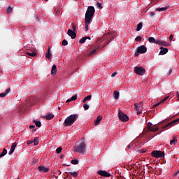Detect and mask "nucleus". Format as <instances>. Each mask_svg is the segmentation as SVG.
<instances>
[{"mask_svg": "<svg viewBox=\"0 0 179 179\" xmlns=\"http://www.w3.org/2000/svg\"><path fill=\"white\" fill-rule=\"evenodd\" d=\"M148 51V48H146V46L141 45L137 48L136 52H135L136 57H139V54H145Z\"/></svg>", "mask_w": 179, "mask_h": 179, "instance_id": "nucleus-4", "label": "nucleus"}, {"mask_svg": "<svg viewBox=\"0 0 179 179\" xmlns=\"http://www.w3.org/2000/svg\"><path fill=\"white\" fill-rule=\"evenodd\" d=\"M10 92V88H8L6 90L5 93L0 94V97H6L8 94H9V92Z\"/></svg>", "mask_w": 179, "mask_h": 179, "instance_id": "nucleus-16", "label": "nucleus"}, {"mask_svg": "<svg viewBox=\"0 0 179 179\" xmlns=\"http://www.w3.org/2000/svg\"><path fill=\"white\" fill-rule=\"evenodd\" d=\"M118 117H119V120H120V121H122L123 122H127V121L129 120V117H128V115L122 113L121 110H119L118 112Z\"/></svg>", "mask_w": 179, "mask_h": 179, "instance_id": "nucleus-6", "label": "nucleus"}, {"mask_svg": "<svg viewBox=\"0 0 179 179\" xmlns=\"http://www.w3.org/2000/svg\"><path fill=\"white\" fill-rule=\"evenodd\" d=\"M179 121V120H173L172 122H169V124H167L166 125H165L163 127V129L164 131H166V129H169V128H171V127H173V125H176V124H177V122Z\"/></svg>", "mask_w": 179, "mask_h": 179, "instance_id": "nucleus-9", "label": "nucleus"}, {"mask_svg": "<svg viewBox=\"0 0 179 179\" xmlns=\"http://www.w3.org/2000/svg\"><path fill=\"white\" fill-rule=\"evenodd\" d=\"M169 40H170V41H172V40H173V34L170 35Z\"/></svg>", "mask_w": 179, "mask_h": 179, "instance_id": "nucleus-49", "label": "nucleus"}, {"mask_svg": "<svg viewBox=\"0 0 179 179\" xmlns=\"http://www.w3.org/2000/svg\"><path fill=\"white\" fill-rule=\"evenodd\" d=\"M176 96H177L178 100H179V92H176Z\"/></svg>", "mask_w": 179, "mask_h": 179, "instance_id": "nucleus-52", "label": "nucleus"}, {"mask_svg": "<svg viewBox=\"0 0 179 179\" xmlns=\"http://www.w3.org/2000/svg\"><path fill=\"white\" fill-rule=\"evenodd\" d=\"M148 129L151 132H156L157 131H159V127H155V126H152L151 127H149Z\"/></svg>", "mask_w": 179, "mask_h": 179, "instance_id": "nucleus-22", "label": "nucleus"}, {"mask_svg": "<svg viewBox=\"0 0 179 179\" xmlns=\"http://www.w3.org/2000/svg\"><path fill=\"white\" fill-rule=\"evenodd\" d=\"M79 118V115L73 114L67 117L64 120V127H71L75 122Z\"/></svg>", "mask_w": 179, "mask_h": 179, "instance_id": "nucleus-2", "label": "nucleus"}, {"mask_svg": "<svg viewBox=\"0 0 179 179\" xmlns=\"http://www.w3.org/2000/svg\"><path fill=\"white\" fill-rule=\"evenodd\" d=\"M85 41H86V38H85V37H83V38H82L79 41V43H80V44H83V43H85Z\"/></svg>", "mask_w": 179, "mask_h": 179, "instance_id": "nucleus-35", "label": "nucleus"}, {"mask_svg": "<svg viewBox=\"0 0 179 179\" xmlns=\"http://www.w3.org/2000/svg\"><path fill=\"white\" fill-rule=\"evenodd\" d=\"M62 45H66L67 44H68V41H66V40H64L63 41H62Z\"/></svg>", "mask_w": 179, "mask_h": 179, "instance_id": "nucleus-43", "label": "nucleus"}, {"mask_svg": "<svg viewBox=\"0 0 179 179\" xmlns=\"http://www.w3.org/2000/svg\"><path fill=\"white\" fill-rule=\"evenodd\" d=\"M7 153H8V150H6V148H3L2 153L0 154V159L1 157H3V156H6Z\"/></svg>", "mask_w": 179, "mask_h": 179, "instance_id": "nucleus-24", "label": "nucleus"}, {"mask_svg": "<svg viewBox=\"0 0 179 179\" xmlns=\"http://www.w3.org/2000/svg\"><path fill=\"white\" fill-rule=\"evenodd\" d=\"M34 122L35 123V125L36 127H38V128H40L41 127V122L37 121V120H34Z\"/></svg>", "mask_w": 179, "mask_h": 179, "instance_id": "nucleus-28", "label": "nucleus"}, {"mask_svg": "<svg viewBox=\"0 0 179 179\" xmlns=\"http://www.w3.org/2000/svg\"><path fill=\"white\" fill-rule=\"evenodd\" d=\"M30 129H33L34 128H36V126L34 125H30L29 126Z\"/></svg>", "mask_w": 179, "mask_h": 179, "instance_id": "nucleus-51", "label": "nucleus"}, {"mask_svg": "<svg viewBox=\"0 0 179 179\" xmlns=\"http://www.w3.org/2000/svg\"><path fill=\"white\" fill-rule=\"evenodd\" d=\"M145 152H146V151H145V150H141V153H145Z\"/></svg>", "mask_w": 179, "mask_h": 179, "instance_id": "nucleus-56", "label": "nucleus"}, {"mask_svg": "<svg viewBox=\"0 0 179 179\" xmlns=\"http://www.w3.org/2000/svg\"><path fill=\"white\" fill-rule=\"evenodd\" d=\"M113 98L115 100H118V99H120V92H118L117 91H114Z\"/></svg>", "mask_w": 179, "mask_h": 179, "instance_id": "nucleus-18", "label": "nucleus"}, {"mask_svg": "<svg viewBox=\"0 0 179 179\" xmlns=\"http://www.w3.org/2000/svg\"><path fill=\"white\" fill-rule=\"evenodd\" d=\"M27 54L30 57H36V55H37L36 52H31V53L27 52Z\"/></svg>", "mask_w": 179, "mask_h": 179, "instance_id": "nucleus-37", "label": "nucleus"}, {"mask_svg": "<svg viewBox=\"0 0 179 179\" xmlns=\"http://www.w3.org/2000/svg\"><path fill=\"white\" fill-rule=\"evenodd\" d=\"M136 41H142V37L141 36H137L136 38H135Z\"/></svg>", "mask_w": 179, "mask_h": 179, "instance_id": "nucleus-39", "label": "nucleus"}, {"mask_svg": "<svg viewBox=\"0 0 179 179\" xmlns=\"http://www.w3.org/2000/svg\"><path fill=\"white\" fill-rule=\"evenodd\" d=\"M56 152H57V155H59V153H61L62 152V148L59 147L58 148H57Z\"/></svg>", "mask_w": 179, "mask_h": 179, "instance_id": "nucleus-34", "label": "nucleus"}, {"mask_svg": "<svg viewBox=\"0 0 179 179\" xmlns=\"http://www.w3.org/2000/svg\"><path fill=\"white\" fill-rule=\"evenodd\" d=\"M94 6H89L87 9L85 13V31H89V24L92 23V20H93V16H94Z\"/></svg>", "mask_w": 179, "mask_h": 179, "instance_id": "nucleus-1", "label": "nucleus"}, {"mask_svg": "<svg viewBox=\"0 0 179 179\" xmlns=\"http://www.w3.org/2000/svg\"><path fill=\"white\" fill-rule=\"evenodd\" d=\"M38 171H40L41 173H48V171H50V169L44 166H39L38 167Z\"/></svg>", "mask_w": 179, "mask_h": 179, "instance_id": "nucleus-12", "label": "nucleus"}, {"mask_svg": "<svg viewBox=\"0 0 179 179\" xmlns=\"http://www.w3.org/2000/svg\"><path fill=\"white\" fill-rule=\"evenodd\" d=\"M155 44H158V45H162V41L160 40L155 41Z\"/></svg>", "mask_w": 179, "mask_h": 179, "instance_id": "nucleus-41", "label": "nucleus"}, {"mask_svg": "<svg viewBox=\"0 0 179 179\" xmlns=\"http://www.w3.org/2000/svg\"><path fill=\"white\" fill-rule=\"evenodd\" d=\"M91 99H92V95H88L85 98H84L83 101V103H86V101H87V100L90 101Z\"/></svg>", "mask_w": 179, "mask_h": 179, "instance_id": "nucleus-26", "label": "nucleus"}, {"mask_svg": "<svg viewBox=\"0 0 179 179\" xmlns=\"http://www.w3.org/2000/svg\"><path fill=\"white\" fill-rule=\"evenodd\" d=\"M85 151H86V144L85 143L84 141H83L80 145H76L74 147L75 153L85 154Z\"/></svg>", "mask_w": 179, "mask_h": 179, "instance_id": "nucleus-3", "label": "nucleus"}, {"mask_svg": "<svg viewBox=\"0 0 179 179\" xmlns=\"http://www.w3.org/2000/svg\"><path fill=\"white\" fill-rule=\"evenodd\" d=\"M59 110H61V107H59Z\"/></svg>", "mask_w": 179, "mask_h": 179, "instance_id": "nucleus-59", "label": "nucleus"}, {"mask_svg": "<svg viewBox=\"0 0 179 179\" xmlns=\"http://www.w3.org/2000/svg\"><path fill=\"white\" fill-rule=\"evenodd\" d=\"M127 148L128 149H129V148H131V145H127Z\"/></svg>", "mask_w": 179, "mask_h": 179, "instance_id": "nucleus-57", "label": "nucleus"}, {"mask_svg": "<svg viewBox=\"0 0 179 179\" xmlns=\"http://www.w3.org/2000/svg\"><path fill=\"white\" fill-rule=\"evenodd\" d=\"M71 163H72L73 164H79V161H78V159H73V160L71 161Z\"/></svg>", "mask_w": 179, "mask_h": 179, "instance_id": "nucleus-38", "label": "nucleus"}, {"mask_svg": "<svg viewBox=\"0 0 179 179\" xmlns=\"http://www.w3.org/2000/svg\"><path fill=\"white\" fill-rule=\"evenodd\" d=\"M134 72L137 74V75H141V76H143V75H145V72H146V71L145 70V69H143V67H138V66H136L134 68Z\"/></svg>", "mask_w": 179, "mask_h": 179, "instance_id": "nucleus-7", "label": "nucleus"}, {"mask_svg": "<svg viewBox=\"0 0 179 179\" xmlns=\"http://www.w3.org/2000/svg\"><path fill=\"white\" fill-rule=\"evenodd\" d=\"M171 72H173V70H171V69H170L169 71V75H171Z\"/></svg>", "mask_w": 179, "mask_h": 179, "instance_id": "nucleus-54", "label": "nucleus"}, {"mask_svg": "<svg viewBox=\"0 0 179 179\" xmlns=\"http://www.w3.org/2000/svg\"><path fill=\"white\" fill-rule=\"evenodd\" d=\"M12 10H13L12 7H8V8H7V12H8V13H12Z\"/></svg>", "mask_w": 179, "mask_h": 179, "instance_id": "nucleus-40", "label": "nucleus"}, {"mask_svg": "<svg viewBox=\"0 0 179 179\" xmlns=\"http://www.w3.org/2000/svg\"><path fill=\"white\" fill-rule=\"evenodd\" d=\"M86 40H91V38L90 36H85Z\"/></svg>", "mask_w": 179, "mask_h": 179, "instance_id": "nucleus-55", "label": "nucleus"}, {"mask_svg": "<svg viewBox=\"0 0 179 179\" xmlns=\"http://www.w3.org/2000/svg\"><path fill=\"white\" fill-rule=\"evenodd\" d=\"M78 99V95H74L71 98H69L66 100V103H69L71 101H74V100H76Z\"/></svg>", "mask_w": 179, "mask_h": 179, "instance_id": "nucleus-20", "label": "nucleus"}, {"mask_svg": "<svg viewBox=\"0 0 179 179\" xmlns=\"http://www.w3.org/2000/svg\"><path fill=\"white\" fill-rule=\"evenodd\" d=\"M16 146H17V143H13L11 145L10 150L15 151V149H16Z\"/></svg>", "mask_w": 179, "mask_h": 179, "instance_id": "nucleus-31", "label": "nucleus"}, {"mask_svg": "<svg viewBox=\"0 0 179 179\" xmlns=\"http://www.w3.org/2000/svg\"><path fill=\"white\" fill-rule=\"evenodd\" d=\"M97 8H103V6H101V3H97Z\"/></svg>", "mask_w": 179, "mask_h": 179, "instance_id": "nucleus-46", "label": "nucleus"}, {"mask_svg": "<svg viewBox=\"0 0 179 179\" xmlns=\"http://www.w3.org/2000/svg\"><path fill=\"white\" fill-rule=\"evenodd\" d=\"M98 174L102 177H111V173L106 171H99Z\"/></svg>", "mask_w": 179, "mask_h": 179, "instance_id": "nucleus-10", "label": "nucleus"}, {"mask_svg": "<svg viewBox=\"0 0 179 179\" xmlns=\"http://www.w3.org/2000/svg\"><path fill=\"white\" fill-rule=\"evenodd\" d=\"M83 108L85 110H89V105L85 103L84 106H83Z\"/></svg>", "mask_w": 179, "mask_h": 179, "instance_id": "nucleus-42", "label": "nucleus"}, {"mask_svg": "<svg viewBox=\"0 0 179 179\" xmlns=\"http://www.w3.org/2000/svg\"><path fill=\"white\" fill-rule=\"evenodd\" d=\"M148 129H149V128H151L152 127V122H149L148 124Z\"/></svg>", "mask_w": 179, "mask_h": 179, "instance_id": "nucleus-48", "label": "nucleus"}, {"mask_svg": "<svg viewBox=\"0 0 179 179\" xmlns=\"http://www.w3.org/2000/svg\"><path fill=\"white\" fill-rule=\"evenodd\" d=\"M143 26V24L142 22H140L138 25H137V28H136V31H140V30L142 29V27Z\"/></svg>", "mask_w": 179, "mask_h": 179, "instance_id": "nucleus-25", "label": "nucleus"}, {"mask_svg": "<svg viewBox=\"0 0 179 179\" xmlns=\"http://www.w3.org/2000/svg\"><path fill=\"white\" fill-rule=\"evenodd\" d=\"M161 45H162L164 47H168V45H170V44H169V43H167L166 41H162Z\"/></svg>", "mask_w": 179, "mask_h": 179, "instance_id": "nucleus-30", "label": "nucleus"}, {"mask_svg": "<svg viewBox=\"0 0 179 179\" xmlns=\"http://www.w3.org/2000/svg\"><path fill=\"white\" fill-rule=\"evenodd\" d=\"M32 142L34 143V145H37L38 143V138L36 137L34 138V141Z\"/></svg>", "mask_w": 179, "mask_h": 179, "instance_id": "nucleus-36", "label": "nucleus"}, {"mask_svg": "<svg viewBox=\"0 0 179 179\" xmlns=\"http://www.w3.org/2000/svg\"><path fill=\"white\" fill-rule=\"evenodd\" d=\"M31 143H33V141H27V145H31Z\"/></svg>", "mask_w": 179, "mask_h": 179, "instance_id": "nucleus-47", "label": "nucleus"}, {"mask_svg": "<svg viewBox=\"0 0 179 179\" xmlns=\"http://www.w3.org/2000/svg\"><path fill=\"white\" fill-rule=\"evenodd\" d=\"M101 120H103V116L99 115L97 117L96 120H94V124L95 125H99L100 124V121H101Z\"/></svg>", "mask_w": 179, "mask_h": 179, "instance_id": "nucleus-15", "label": "nucleus"}, {"mask_svg": "<svg viewBox=\"0 0 179 179\" xmlns=\"http://www.w3.org/2000/svg\"><path fill=\"white\" fill-rule=\"evenodd\" d=\"M69 174H71V176H72L73 177H78V173L76 171L69 172Z\"/></svg>", "mask_w": 179, "mask_h": 179, "instance_id": "nucleus-32", "label": "nucleus"}, {"mask_svg": "<svg viewBox=\"0 0 179 179\" xmlns=\"http://www.w3.org/2000/svg\"><path fill=\"white\" fill-rule=\"evenodd\" d=\"M13 152H15V151H13V150H10V151L8 152V155L10 156V155H13Z\"/></svg>", "mask_w": 179, "mask_h": 179, "instance_id": "nucleus-44", "label": "nucleus"}, {"mask_svg": "<svg viewBox=\"0 0 179 179\" xmlns=\"http://www.w3.org/2000/svg\"><path fill=\"white\" fill-rule=\"evenodd\" d=\"M150 16H155V13L150 12Z\"/></svg>", "mask_w": 179, "mask_h": 179, "instance_id": "nucleus-53", "label": "nucleus"}, {"mask_svg": "<svg viewBox=\"0 0 179 179\" xmlns=\"http://www.w3.org/2000/svg\"><path fill=\"white\" fill-rule=\"evenodd\" d=\"M117 72H114L113 74H112V78H114L116 75H117Z\"/></svg>", "mask_w": 179, "mask_h": 179, "instance_id": "nucleus-50", "label": "nucleus"}, {"mask_svg": "<svg viewBox=\"0 0 179 179\" xmlns=\"http://www.w3.org/2000/svg\"><path fill=\"white\" fill-rule=\"evenodd\" d=\"M45 1H48V0H45Z\"/></svg>", "mask_w": 179, "mask_h": 179, "instance_id": "nucleus-60", "label": "nucleus"}, {"mask_svg": "<svg viewBox=\"0 0 179 179\" xmlns=\"http://www.w3.org/2000/svg\"><path fill=\"white\" fill-rule=\"evenodd\" d=\"M169 97H170V96H167L161 102H159V103H156L155 105H154V107H159V106H160V103H164V101H166V100H167L169 99Z\"/></svg>", "mask_w": 179, "mask_h": 179, "instance_id": "nucleus-21", "label": "nucleus"}, {"mask_svg": "<svg viewBox=\"0 0 179 179\" xmlns=\"http://www.w3.org/2000/svg\"><path fill=\"white\" fill-rule=\"evenodd\" d=\"M96 51H97V49H94L92 50L88 55L89 57H90V55H93V54H96Z\"/></svg>", "mask_w": 179, "mask_h": 179, "instance_id": "nucleus-33", "label": "nucleus"}, {"mask_svg": "<svg viewBox=\"0 0 179 179\" xmlns=\"http://www.w3.org/2000/svg\"><path fill=\"white\" fill-rule=\"evenodd\" d=\"M177 143V138L173 137V140L170 141V145H176Z\"/></svg>", "mask_w": 179, "mask_h": 179, "instance_id": "nucleus-27", "label": "nucleus"}, {"mask_svg": "<svg viewBox=\"0 0 179 179\" xmlns=\"http://www.w3.org/2000/svg\"><path fill=\"white\" fill-rule=\"evenodd\" d=\"M143 102H140L138 103H135L134 104V107L137 111V114L138 115H139V114H141V113H142V110H143Z\"/></svg>", "mask_w": 179, "mask_h": 179, "instance_id": "nucleus-8", "label": "nucleus"}, {"mask_svg": "<svg viewBox=\"0 0 179 179\" xmlns=\"http://www.w3.org/2000/svg\"><path fill=\"white\" fill-rule=\"evenodd\" d=\"M52 75H56L57 73V65L53 64L52 66V71H51Z\"/></svg>", "mask_w": 179, "mask_h": 179, "instance_id": "nucleus-19", "label": "nucleus"}, {"mask_svg": "<svg viewBox=\"0 0 179 179\" xmlns=\"http://www.w3.org/2000/svg\"><path fill=\"white\" fill-rule=\"evenodd\" d=\"M71 30H73V31H76V27H75V25H73Z\"/></svg>", "mask_w": 179, "mask_h": 179, "instance_id": "nucleus-45", "label": "nucleus"}, {"mask_svg": "<svg viewBox=\"0 0 179 179\" xmlns=\"http://www.w3.org/2000/svg\"><path fill=\"white\" fill-rule=\"evenodd\" d=\"M148 41H149V43H151L153 44V43H156V39L153 37H150L148 38Z\"/></svg>", "mask_w": 179, "mask_h": 179, "instance_id": "nucleus-29", "label": "nucleus"}, {"mask_svg": "<svg viewBox=\"0 0 179 179\" xmlns=\"http://www.w3.org/2000/svg\"><path fill=\"white\" fill-rule=\"evenodd\" d=\"M51 57H52V54L51 53V49L48 48V52L45 54V58L51 59Z\"/></svg>", "mask_w": 179, "mask_h": 179, "instance_id": "nucleus-14", "label": "nucleus"}, {"mask_svg": "<svg viewBox=\"0 0 179 179\" xmlns=\"http://www.w3.org/2000/svg\"><path fill=\"white\" fill-rule=\"evenodd\" d=\"M67 34L72 38V40L76 38V33L72 29H69L67 31Z\"/></svg>", "mask_w": 179, "mask_h": 179, "instance_id": "nucleus-11", "label": "nucleus"}, {"mask_svg": "<svg viewBox=\"0 0 179 179\" xmlns=\"http://www.w3.org/2000/svg\"><path fill=\"white\" fill-rule=\"evenodd\" d=\"M44 118H45L46 120H52V118H54V114L50 113L44 116Z\"/></svg>", "mask_w": 179, "mask_h": 179, "instance_id": "nucleus-23", "label": "nucleus"}, {"mask_svg": "<svg viewBox=\"0 0 179 179\" xmlns=\"http://www.w3.org/2000/svg\"><path fill=\"white\" fill-rule=\"evenodd\" d=\"M169 9V6L156 8L157 12H164Z\"/></svg>", "mask_w": 179, "mask_h": 179, "instance_id": "nucleus-17", "label": "nucleus"}, {"mask_svg": "<svg viewBox=\"0 0 179 179\" xmlns=\"http://www.w3.org/2000/svg\"><path fill=\"white\" fill-rule=\"evenodd\" d=\"M160 50L159 55H164L169 52V49L167 48L161 47Z\"/></svg>", "mask_w": 179, "mask_h": 179, "instance_id": "nucleus-13", "label": "nucleus"}, {"mask_svg": "<svg viewBox=\"0 0 179 179\" xmlns=\"http://www.w3.org/2000/svg\"><path fill=\"white\" fill-rule=\"evenodd\" d=\"M151 156L157 159L160 157H164V152L159 150H154L151 152Z\"/></svg>", "mask_w": 179, "mask_h": 179, "instance_id": "nucleus-5", "label": "nucleus"}, {"mask_svg": "<svg viewBox=\"0 0 179 179\" xmlns=\"http://www.w3.org/2000/svg\"><path fill=\"white\" fill-rule=\"evenodd\" d=\"M176 174H179V170L176 172Z\"/></svg>", "mask_w": 179, "mask_h": 179, "instance_id": "nucleus-58", "label": "nucleus"}]
</instances>
